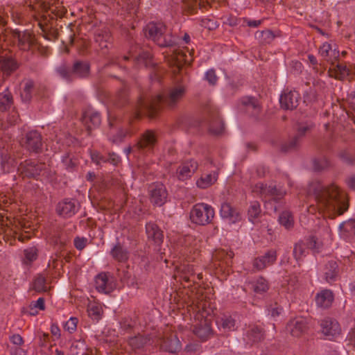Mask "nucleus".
<instances>
[{"label":"nucleus","instance_id":"44","mask_svg":"<svg viewBox=\"0 0 355 355\" xmlns=\"http://www.w3.org/2000/svg\"><path fill=\"white\" fill-rule=\"evenodd\" d=\"M338 266L335 261H330L327 265V270L324 272L325 279L327 282L334 281L337 275Z\"/></svg>","mask_w":355,"mask_h":355},{"label":"nucleus","instance_id":"56","mask_svg":"<svg viewBox=\"0 0 355 355\" xmlns=\"http://www.w3.org/2000/svg\"><path fill=\"white\" fill-rule=\"evenodd\" d=\"M205 79L211 85L216 84L218 77L216 76L215 70L213 69H209L205 74Z\"/></svg>","mask_w":355,"mask_h":355},{"label":"nucleus","instance_id":"9","mask_svg":"<svg viewBox=\"0 0 355 355\" xmlns=\"http://www.w3.org/2000/svg\"><path fill=\"white\" fill-rule=\"evenodd\" d=\"M79 204L74 199H64L60 202L56 207L58 215L64 218H70L78 211Z\"/></svg>","mask_w":355,"mask_h":355},{"label":"nucleus","instance_id":"63","mask_svg":"<svg viewBox=\"0 0 355 355\" xmlns=\"http://www.w3.org/2000/svg\"><path fill=\"white\" fill-rule=\"evenodd\" d=\"M194 241L195 239L192 236L188 235L181 239L180 243L181 245H185V247H189L191 244V242Z\"/></svg>","mask_w":355,"mask_h":355},{"label":"nucleus","instance_id":"41","mask_svg":"<svg viewBox=\"0 0 355 355\" xmlns=\"http://www.w3.org/2000/svg\"><path fill=\"white\" fill-rule=\"evenodd\" d=\"M34 87V83L31 80H28L24 83L23 90L21 92V97L24 102H28L32 96V91Z\"/></svg>","mask_w":355,"mask_h":355},{"label":"nucleus","instance_id":"52","mask_svg":"<svg viewBox=\"0 0 355 355\" xmlns=\"http://www.w3.org/2000/svg\"><path fill=\"white\" fill-rule=\"evenodd\" d=\"M242 103L248 107V110L253 109L254 114H257L260 111V107L253 97H245L242 99Z\"/></svg>","mask_w":355,"mask_h":355},{"label":"nucleus","instance_id":"6","mask_svg":"<svg viewBox=\"0 0 355 355\" xmlns=\"http://www.w3.org/2000/svg\"><path fill=\"white\" fill-rule=\"evenodd\" d=\"M252 191L261 198H271L275 202L280 200L286 195V191L282 188H277L272 184L268 185L262 182L256 184L252 187Z\"/></svg>","mask_w":355,"mask_h":355},{"label":"nucleus","instance_id":"57","mask_svg":"<svg viewBox=\"0 0 355 355\" xmlns=\"http://www.w3.org/2000/svg\"><path fill=\"white\" fill-rule=\"evenodd\" d=\"M74 246L78 250H83L87 243V239L84 237H76L74 239Z\"/></svg>","mask_w":355,"mask_h":355},{"label":"nucleus","instance_id":"39","mask_svg":"<svg viewBox=\"0 0 355 355\" xmlns=\"http://www.w3.org/2000/svg\"><path fill=\"white\" fill-rule=\"evenodd\" d=\"M38 250L36 247L33 246L28 248L24 250L23 263L26 265L31 264L37 258Z\"/></svg>","mask_w":355,"mask_h":355},{"label":"nucleus","instance_id":"2","mask_svg":"<svg viewBox=\"0 0 355 355\" xmlns=\"http://www.w3.org/2000/svg\"><path fill=\"white\" fill-rule=\"evenodd\" d=\"M186 92L183 85H177L170 88L167 94L163 96L157 94L148 99H140L139 102L138 116L142 113L148 112L150 115L157 111L159 104L164 103L170 107H175L182 99Z\"/></svg>","mask_w":355,"mask_h":355},{"label":"nucleus","instance_id":"58","mask_svg":"<svg viewBox=\"0 0 355 355\" xmlns=\"http://www.w3.org/2000/svg\"><path fill=\"white\" fill-rule=\"evenodd\" d=\"M62 162L66 169L69 171L73 170L76 166V163L69 155L63 156Z\"/></svg>","mask_w":355,"mask_h":355},{"label":"nucleus","instance_id":"14","mask_svg":"<svg viewBox=\"0 0 355 355\" xmlns=\"http://www.w3.org/2000/svg\"><path fill=\"white\" fill-rule=\"evenodd\" d=\"M320 327L322 334L329 340L336 338L340 334V324L336 320L325 318L321 321Z\"/></svg>","mask_w":355,"mask_h":355},{"label":"nucleus","instance_id":"4","mask_svg":"<svg viewBox=\"0 0 355 355\" xmlns=\"http://www.w3.org/2000/svg\"><path fill=\"white\" fill-rule=\"evenodd\" d=\"M58 74L66 81H73L76 78H85L89 75L90 65L87 62L76 61L71 69L61 65L56 69Z\"/></svg>","mask_w":355,"mask_h":355},{"label":"nucleus","instance_id":"15","mask_svg":"<svg viewBox=\"0 0 355 355\" xmlns=\"http://www.w3.org/2000/svg\"><path fill=\"white\" fill-rule=\"evenodd\" d=\"M96 289L105 294L110 293L114 289L112 277L107 272H101L95 277Z\"/></svg>","mask_w":355,"mask_h":355},{"label":"nucleus","instance_id":"34","mask_svg":"<svg viewBox=\"0 0 355 355\" xmlns=\"http://www.w3.org/2000/svg\"><path fill=\"white\" fill-rule=\"evenodd\" d=\"M319 54L324 60L331 61V58H337L339 56V51L336 49H333L331 44L324 42L319 49Z\"/></svg>","mask_w":355,"mask_h":355},{"label":"nucleus","instance_id":"51","mask_svg":"<svg viewBox=\"0 0 355 355\" xmlns=\"http://www.w3.org/2000/svg\"><path fill=\"white\" fill-rule=\"evenodd\" d=\"M181 278L185 282H190L191 277L194 275L193 267L191 265H184L180 268Z\"/></svg>","mask_w":355,"mask_h":355},{"label":"nucleus","instance_id":"18","mask_svg":"<svg viewBox=\"0 0 355 355\" xmlns=\"http://www.w3.org/2000/svg\"><path fill=\"white\" fill-rule=\"evenodd\" d=\"M198 164L193 160L191 159L182 163L177 169V178L181 181L186 180L193 175L198 169Z\"/></svg>","mask_w":355,"mask_h":355},{"label":"nucleus","instance_id":"19","mask_svg":"<svg viewBox=\"0 0 355 355\" xmlns=\"http://www.w3.org/2000/svg\"><path fill=\"white\" fill-rule=\"evenodd\" d=\"M42 146V137L37 131L32 130L26 134L25 146L29 151L38 153Z\"/></svg>","mask_w":355,"mask_h":355},{"label":"nucleus","instance_id":"61","mask_svg":"<svg viewBox=\"0 0 355 355\" xmlns=\"http://www.w3.org/2000/svg\"><path fill=\"white\" fill-rule=\"evenodd\" d=\"M91 158L96 164H100L101 162H105V159L97 152H94L91 154Z\"/></svg>","mask_w":355,"mask_h":355},{"label":"nucleus","instance_id":"3","mask_svg":"<svg viewBox=\"0 0 355 355\" xmlns=\"http://www.w3.org/2000/svg\"><path fill=\"white\" fill-rule=\"evenodd\" d=\"M145 35L160 46H169L175 44L173 37L166 34V28L162 23L150 22L146 25Z\"/></svg>","mask_w":355,"mask_h":355},{"label":"nucleus","instance_id":"22","mask_svg":"<svg viewBox=\"0 0 355 355\" xmlns=\"http://www.w3.org/2000/svg\"><path fill=\"white\" fill-rule=\"evenodd\" d=\"M263 338V334L259 327L257 326H250L245 329L243 334L244 340L250 345L261 341Z\"/></svg>","mask_w":355,"mask_h":355},{"label":"nucleus","instance_id":"36","mask_svg":"<svg viewBox=\"0 0 355 355\" xmlns=\"http://www.w3.org/2000/svg\"><path fill=\"white\" fill-rule=\"evenodd\" d=\"M17 162L10 155L6 153L4 150L1 152V166L5 173H9L16 167Z\"/></svg>","mask_w":355,"mask_h":355},{"label":"nucleus","instance_id":"5","mask_svg":"<svg viewBox=\"0 0 355 355\" xmlns=\"http://www.w3.org/2000/svg\"><path fill=\"white\" fill-rule=\"evenodd\" d=\"M215 216L214 208L206 203L196 204L190 211L191 221L198 225H206L211 223Z\"/></svg>","mask_w":355,"mask_h":355},{"label":"nucleus","instance_id":"7","mask_svg":"<svg viewBox=\"0 0 355 355\" xmlns=\"http://www.w3.org/2000/svg\"><path fill=\"white\" fill-rule=\"evenodd\" d=\"M320 245L321 243L318 241L315 236H311L295 244L293 256L297 261H299L306 256L309 249L318 251Z\"/></svg>","mask_w":355,"mask_h":355},{"label":"nucleus","instance_id":"13","mask_svg":"<svg viewBox=\"0 0 355 355\" xmlns=\"http://www.w3.org/2000/svg\"><path fill=\"white\" fill-rule=\"evenodd\" d=\"M220 216L230 224H236L242 219L240 211L232 207L230 203L223 202L220 209Z\"/></svg>","mask_w":355,"mask_h":355},{"label":"nucleus","instance_id":"48","mask_svg":"<svg viewBox=\"0 0 355 355\" xmlns=\"http://www.w3.org/2000/svg\"><path fill=\"white\" fill-rule=\"evenodd\" d=\"M255 37L262 43H270L275 37L272 31L269 30L257 32Z\"/></svg>","mask_w":355,"mask_h":355},{"label":"nucleus","instance_id":"40","mask_svg":"<svg viewBox=\"0 0 355 355\" xmlns=\"http://www.w3.org/2000/svg\"><path fill=\"white\" fill-rule=\"evenodd\" d=\"M252 288L254 293L262 294L268 290V284L264 278L261 277L252 283Z\"/></svg>","mask_w":355,"mask_h":355},{"label":"nucleus","instance_id":"24","mask_svg":"<svg viewBox=\"0 0 355 355\" xmlns=\"http://www.w3.org/2000/svg\"><path fill=\"white\" fill-rule=\"evenodd\" d=\"M216 324L218 329L224 332L234 331L237 328L236 320L228 315L219 317L216 320Z\"/></svg>","mask_w":355,"mask_h":355},{"label":"nucleus","instance_id":"11","mask_svg":"<svg viewBox=\"0 0 355 355\" xmlns=\"http://www.w3.org/2000/svg\"><path fill=\"white\" fill-rule=\"evenodd\" d=\"M300 99V94L295 91L286 89L279 98L281 107L284 110H293L298 105Z\"/></svg>","mask_w":355,"mask_h":355},{"label":"nucleus","instance_id":"23","mask_svg":"<svg viewBox=\"0 0 355 355\" xmlns=\"http://www.w3.org/2000/svg\"><path fill=\"white\" fill-rule=\"evenodd\" d=\"M157 142L155 133L152 130H146L141 137L137 146L139 149L150 150Z\"/></svg>","mask_w":355,"mask_h":355},{"label":"nucleus","instance_id":"26","mask_svg":"<svg viewBox=\"0 0 355 355\" xmlns=\"http://www.w3.org/2000/svg\"><path fill=\"white\" fill-rule=\"evenodd\" d=\"M95 41L101 49H109L112 42L110 31L107 28L98 30L95 35Z\"/></svg>","mask_w":355,"mask_h":355},{"label":"nucleus","instance_id":"59","mask_svg":"<svg viewBox=\"0 0 355 355\" xmlns=\"http://www.w3.org/2000/svg\"><path fill=\"white\" fill-rule=\"evenodd\" d=\"M10 340L15 346H21L24 343L23 338L19 334H13L10 337Z\"/></svg>","mask_w":355,"mask_h":355},{"label":"nucleus","instance_id":"27","mask_svg":"<svg viewBox=\"0 0 355 355\" xmlns=\"http://www.w3.org/2000/svg\"><path fill=\"white\" fill-rule=\"evenodd\" d=\"M19 67L18 62L12 57L0 58V69L3 75L10 76Z\"/></svg>","mask_w":355,"mask_h":355},{"label":"nucleus","instance_id":"54","mask_svg":"<svg viewBox=\"0 0 355 355\" xmlns=\"http://www.w3.org/2000/svg\"><path fill=\"white\" fill-rule=\"evenodd\" d=\"M267 311L268 315H270L272 318L275 319L282 313L283 309L281 306L278 305L277 303H275L268 306Z\"/></svg>","mask_w":355,"mask_h":355},{"label":"nucleus","instance_id":"42","mask_svg":"<svg viewBox=\"0 0 355 355\" xmlns=\"http://www.w3.org/2000/svg\"><path fill=\"white\" fill-rule=\"evenodd\" d=\"M261 213V207L259 202L254 201L250 204L248 209V219L252 223H254V219L257 218Z\"/></svg>","mask_w":355,"mask_h":355},{"label":"nucleus","instance_id":"16","mask_svg":"<svg viewBox=\"0 0 355 355\" xmlns=\"http://www.w3.org/2000/svg\"><path fill=\"white\" fill-rule=\"evenodd\" d=\"M81 121L87 128L88 134H89V132L92 129L99 126L101 122V119L100 114L98 112L89 108L83 112Z\"/></svg>","mask_w":355,"mask_h":355},{"label":"nucleus","instance_id":"17","mask_svg":"<svg viewBox=\"0 0 355 355\" xmlns=\"http://www.w3.org/2000/svg\"><path fill=\"white\" fill-rule=\"evenodd\" d=\"M308 326L305 318L297 317L291 320L286 326V329L294 337L302 336L307 330Z\"/></svg>","mask_w":355,"mask_h":355},{"label":"nucleus","instance_id":"37","mask_svg":"<svg viewBox=\"0 0 355 355\" xmlns=\"http://www.w3.org/2000/svg\"><path fill=\"white\" fill-rule=\"evenodd\" d=\"M331 76L338 80L345 79L349 74V70L345 65L337 64L330 70Z\"/></svg>","mask_w":355,"mask_h":355},{"label":"nucleus","instance_id":"43","mask_svg":"<svg viewBox=\"0 0 355 355\" xmlns=\"http://www.w3.org/2000/svg\"><path fill=\"white\" fill-rule=\"evenodd\" d=\"M135 62L139 67H148L152 64L151 54L147 51H143L135 58Z\"/></svg>","mask_w":355,"mask_h":355},{"label":"nucleus","instance_id":"20","mask_svg":"<svg viewBox=\"0 0 355 355\" xmlns=\"http://www.w3.org/2000/svg\"><path fill=\"white\" fill-rule=\"evenodd\" d=\"M146 234L148 239L154 242L157 245H159L164 240V234L162 230L158 225L153 223L149 222L146 225Z\"/></svg>","mask_w":355,"mask_h":355},{"label":"nucleus","instance_id":"55","mask_svg":"<svg viewBox=\"0 0 355 355\" xmlns=\"http://www.w3.org/2000/svg\"><path fill=\"white\" fill-rule=\"evenodd\" d=\"M78 318L71 317L64 324V329L70 334H73L77 329Z\"/></svg>","mask_w":355,"mask_h":355},{"label":"nucleus","instance_id":"64","mask_svg":"<svg viewBox=\"0 0 355 355\" xmlns=\"http://www.w3.org/2000/svg\"><path fill=\"white\" fill-rule=\"evenodd\" d=\"M121 161L120 157L114 153H110L109 155V162L112 163L113 165H117Z\"/></svg>","mask_w":355,"mask_h":355},{"label":"nucleus","instance_id":"53","mask_svg":"<svg viewBox=\"0 0 355 355\" xmlns=\"http://www.w3.org/2000/svg\"><path fill=\"white\" fill-rule=\"evenodd\" d=\"M33 288L37 292L45 291L46 290L45 278L42 275L37 277L33 283Z\"/></svg>","mask_w":355,"mask_h":355},{"label":"nucleus","instance_id":"35","mask_svg":"<svg viewBox=\"0 0 355 355\" xmlns=\"http://www.w3.org/2000/svg\"><path fill=\"white\" fill-rule=\"evenodd\" d=\"M112 257L119 262H124L128 259L129 252L119 242H117L110 251Z\"/></svg>","mask_w":355,"mask_h":355},{"label":"nucleus","instance_id":"31","mask_svg":"<svg viewBox=\"0 0 355 355\" xmlns=\"http://www.w3.org/2000/svg\"><path fill=\"white\" fill-rule=\"evenodd\" d=\"M162 350L169 353H175L181 349V344L176 336L163 338L160 343Z\"/></svg>","mask_w":355,"mask_h":355},{"label":"nucleus","instance_id":"50","mask_svg":"<svg viewBox=\"0 0 355 355\" xmlns=\"http://www.w3.org/2000/svg\"><path fill=\"white\" fill-rule=\"evenodd\" d=\"M313 169L320 171L327 168L329 166L327 159L324 157L316 158L313 160Z\"/></svg>","mask_w":355,"mask_h":355},{"label":"nucleus","instance_id":"1","mask_svg":"<svg viewBox=\"0 0 355 355\" xmlns=\"http://www.w3.org/2000/svg\"><path fill=\"white\" fill-rule=\"evenodd\" d=\"M307 193L313 196L318 209L328 213L329 216L343 214L347 209L345 194L334 184L324 185L318 180H313L308 185Z\"/></svg>","mask_w":355,"mask_h":355},{"label":"nucleus","instance_id":"8","mask_svg":"<svg viewBox=\"0 0 355 355\" xmlns=\"http://www.w3.org/2000/svg\"><path fill=\"white\" fill-rule=\"evenodd\" d=\"M150 200L154 205L161 207L167 201L168 191L161 182H154L148 187Z\"/></svg>","mask_w":355,"mask_h":355},{"label":"nucleus","instance_id":"25","mask_svg":"<svg viewBox=\"0 0 355 355\" xmlns=\"http://www.w3.org/2000/svg\"><path fill=\"white\" fill-rule=\"evenodd\" d=\"M194 334L202 340L209 338L211 335V328L207 319H203L196 324L193 329Z\"/></svg>","mask_w":355,"mask_h":355},{"label":"nucleus","instance_id":"62","mask_svg":"<svg viewBox=\"0 0 355 355\" xmlns=\"http://www.w3.org/2000/svg\"><path fill=\"white\" fill-rule=\"evenodd\" d=\"M51 333L53 336H54L56 338H60L61 336L60 329L58 324H52L50 328Z\"/></svg>","mask_w":355,"mask_h":355},{"label":"nucleus","instance_id":"12","mask_svg":"<svg viewBox=\"0 0 355 355\" xmlns=\"http://www.w3.org/2000/svg\"><path fill=\"white\" fill-rule=\"evenodd\" d=\"M277 260V252L275 250H269L264 254L255 258L252 266L257 270H262L266 268L273 265Z\"/></svg>","mask_w":355,"mask_h":355},{"label":"nucleus","instance_id":"10","mask_svg":"<svg viewBox=\"0 0 355 355\" xmlns=\"http://www.w3.org/2000/svg\"><path fill=\"white\" fill-rule=\"evenodd\" d=\"M45 166L43 164H37L31 160H26L21 163L18 171L21 174L28 178H36L40 175Z\"/></svg>","mask_w":355,"mask_h":355},{"label":"nucleus","instance_id":"45","mask_svg":"<svg viewBox=\"0 0 355 355\" xmlns=\"http://www.w3.org/2000/svg\"><path fill=\"white\" fill-rule=\"evenodd\" d=\"M279 222L286 229L289 230L293 226V218L289 211H284L279 216Z\"/></svg>","mask_w":355,"mask_h":355},{"label":"nucleus","instance_id":"60","mask_svg":"<svg viewBox=\"0 0 355 355\" xmlns=\"http://www.w3.org/2000/svg\"><path fill=\"white\" fill-rule=\"evenodd\" d=\"M10 353L11 355H26V351L21 348L20 346L11 347Z\"/></svg>","mask_w":355,"mask_h":355},{"label":"nucleus","instance_id":"33","mask_svg":"<svg viewBox=\"0 0 355 355\" xmlns=\"http://www.w3.org/2000/svg\"><path fill=\"white\" fill-rule=\"evenodd\" d=\"M29 10L33 12V16L37 17V15H40L42 17H44V13L48 12L50 9L49 3L42 0H35L33 3H30L28 6Z\"/></svg>","mask_w":355,"mask_h":355},{"label":"nucleus","instance_id":"30","mask_svg":"<svg viewBox=\"0 0 355 355\" xmlns=\"http://www.w3.org/2000/svg\"><path fill=\"white\" fill-rule=\"evenodd\" d=\"M218 180V173L212 171L210 173H204L196 180V186L199 189H205L213 185Z\"/></svg>","mask_w":355,"mask_h":355},{"label":"nucleus","instance_id":"29","mask_svg":"<svg viewBox=\"0 0 355 355\" xmlns=\"http://www.w3.org/2000/svg\"><path fill=\"white\" fill-rule=\"evenodd\" d=\"M310 126L309 125H301L299 126L297 132L288 142V144H285L282 146V150L283 151H288L295 148L300 144L301 138L305 135L306 132L309 130Z\"/></svg>","mask_w":355,"mask_h":355},{"label":"nucleus","instance_id":"32","mask_svg":"<svg viewBox=\"0 0 355 355\" xmlns=\"http://www.w3.org/2000/svg\"><path fill=\"white\" fill-rule=\"evenodd\" d=\"M339 231L342 238L349 239L355 235V220L350 219L340 224Z\"/></svg>","mask_w":355,"mask_h":355},{"label":"nucleus","instance_id":"21","mask_svg":"<svg viewBox=\"0 0 355 355\" xmlns=\"http://www.w3.org/2000/svg\"><path fill=\"white\" fill-rule=\"evenodd\" d=\"M13 37L17 40V46L22 51H28L33 43V36L27 31H16L13 33Z\"/></svg>","mask_w":355,"mask_h":355},{"label":"nucleus","instance_id":"28","mask_svg":"<svg viewBox=\"0 0 355 355\" xmlns=\"http://www.w3.org/2000/svg\"><path fill=\"white\" fill-rule=\"evenodd\" d=\"M333 300V293L327 289L321 291L315 296L316 304L322 309L329 308L331 305Z\"/></svg>","mask_w":355,"mask_h":355},{"label":"nucleus","instance_id":"38","mask_svg":"<svg viewBox=\"0 0 355 355\" xmlns=\"http://www.w3.org/2000/svg\"><path fill=\"white\" fill-rule=\"evenodd\" d=\"M12 103V96L8 89L6 88L0 93V110L5 111L8 109Z\"/></svg>","mask_w":355,"mask_h":355},{"label":"nucleus","instance_id":"46","mask_svg":"<svg viewBox=\"0 0 355 355\" xmlns=\"http://www.w3.org/2000/svg\"><path fill=\"white\" fill-rule=\"evenodd\" d=\"M224 130V124L220 118L213 120L209 125V131L215 135H219Z\"/></svg>","mask_w":355,"mask_h":355},{"label":"nucleus","instance_id":"47","mask_svg":"<svg viewBox=\"0 0 355 355\" xmlns=\"http://www.w3.org/2000/svg\"><path fill=\"white\" fill-rule=\"evenodd\" d=\"M148 340L147 338L139 335L135 337L131 338L129 340L130 345L134 349H140L143 347Z\"/></svg>","mask_w":355,"mask_h":355},{"label":"nucleus","instance_id":"49","mask_svg":"<svg viewBox=\"0 0 355 355\" xmlns=\"http://www.w3.org/2000/svg\"><path fill=\"white\" fill-rule=\"evenodd\" d=\"M101 308L98 305L89 304L88 306V315L92 320H99L101 316Z\"/></svg>","mask_w":355,"mask_h":355}]
</instances>
